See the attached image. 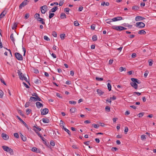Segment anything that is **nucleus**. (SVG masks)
Here are the masks:
<instances>
[{
  "instance_id": "37",
  "label": "nucleus",
  "mask_w": 156,
  "mask_h": 156,
  "mask_svg": "<svg viewBox=\"0 0 156 156\" xmlns=\"http://www.w3.org/2000/svg\"><path fill=\"white\" fill-rule=\"evenodd\" d=\"M146 135H142L141 136V139L142 140H144L146 139Z\"/></svg>"
},
{
  "instance_id": "46",
  "label": "nucleus",
  "mask_w": 156,
  "mask_h": 156,
  "mask_svg": "<svg viewBox=\"0 0 156 156\" xmlns=\"http://www.w3.org/2000/svg\"><path fill=\"white\" fill-rule=\"evenodd\" d=\"M144 115V112H140V113H139L138 115V116L140 118L141 117H142L143 115Z\"/></svg>"
},
{
  "instance_id": "14",
  "label": "nucleus",
  "mask_w": 156,
  "mask_h": 156,
  "mask_svg": "<svg viewBox=\"0 0 156 156\" xmlns=\"http://www.w3.org/2000/svg\"><path fill=\"white\" fill-rule=\"evenodd\" d=\"M114 22L119 21L122 19V17L120 16L117 17L113 18Z\"/></svg>"
},
{
  "instance_id": "48",
  "label": "nucleus",
  "mask_w": 156,
  "mask_h": 156,
  "mask_svg": "<svg viewBox=\"0 0 156 156\" xmlns=\"http://www.w3.org/2000/svg\"><path fill=\"white\" fill-rule=\"evenodd\" d=\"M52 35L55 37H56L57 36V33L56 32L53 31L52 32Z\"/></svg>"
},
{
  "instance_id": "2",
  "label": "nucleus",
  "mask_w": 156,
  "mask_h": 156,
  "mask_svg": "<svg viewBox=\"0 0 156 156\" xmlns=\"http://www.w3.org/2000/svg\"><path fill=\"white\" fill-rule=\"evenodd\" d=\"M15 57L19 60H23V57L21 55L20 53L16 52L15 53Z\"/></svg>"
},
{
  "instance_id": "1",
  "label": "nucleus",
  "mask_w": 156,
  "mask_h": 156,
  "mask_svg": "<svg viewBox=\"0 0 156 156\" xmlns=\"http://www.w3.org/2000/svg\"><path fill=\"white\" fill-rule=\"evenodd\" d=\"M2 148L4 151L7 152H9L11 155H12L13 154L14 152L13 150L9 147L6 146H3Z\"/></svg>"
},
{
  "instance_id": "40",
  "label": "nucleus",
  "mask_w": 156,
  "mask_h": 156,
  "mask_svg": "<svg viewBox=\"0 0 156 156\" xmlns=\"http://www.w3.org/2000/svg\"><path fill=\"white\" fill-rule=\"evenodd\" d=\"M96 79L98 81H102L103 80V79L102 78H99L98 77H96Z\"/></svg>"
},
{
  "instance_id": "26",
  "label": "nucleus",
  "mask_w": 156,
  "mask_h": 156,
  "mask_svg": "<svg viewBox=\"0 0 156 156\" xmlns=\"http://www.w3.org/2000/svg\"><path fill=\"white\" fill-rule=\"evenodd\" d=\"M17 73L18 74V75H19L20 79L21 78L22 79V73L20 71V70H18Z\"/></svg>"
},
{
  "instance_id": "15",
  "label": "nucleus",
  "mask_w": 156,
  "mask_h": 156,
  "mask_svg": "<svg viewBox=\"0 0 156 156\" xmlns=\"http://www.w3.org/2000/svg\"><path fill=\"white\" fill-rule=\"evenodd\" d=\"M44 20L41 18L37 19V21H39L40 23L43 25H45V23L44 22Z\"/></svg>"
},
{
  "instance_id": "44",
  "label": "nucleus",
  "mask_w": 156,
  "mask_h": 156,
  "mask_svg": "<svg viewBox=\"0 0 156 156\" xmlns=\"http://www.w3.org/2000/svg\"><path fill=\"white\" fill-rule=\"evenodd\" d=\"M3 95V92L2 90H0V98H2Z\"/></svg>"
},
{
  "instance_id": "53",
  "label": "nucleus",
  "mask_w": 156,
  "mask_h": 156,
  "mask_svg": "<svg viewBox=\"0 0 156 156\" xmlns=\"http://www.w3.org/2000/svg\"><path fill=\"white\" fill-rule=\"evenodd\" d=\"M95 28V25L93 24L91 26V29L92 30H94Z\"/></svg>"
},
{
  "instance_id": "10",
  "label": "nucleus",
  "mask_w": 156,
  "mask_h": 156,
  "mask_svg": "<svg viewBox=\"0 0 156 156\" xmlns=\"http://www.w3.org/2000/svg\"><path fill=\"white\" fill-rule=\"evenodd\" d=\"M130 84L135 89H136L137 88L138 85L135 82H131L130 83Z\"/></svg>"
},
{
  "instance_id": "28",
  "label": "nucleus",
  "mask_w": 156,
  "mask_h": 156,
  "mask_svg": "<svg viewBox=\"0 0 156 156\" xmlns=\"http://www.w3.org/2000/svg\"><path fill=\"white\" fill-rule=\"evenodd\" d=\"M30 101L31 100L32 101H36L37 99L36 97H30Z\"/></svg>"
},
{
  "instance_id": "56",
  "label": "nucleus",
  "mask_w": 156,
  "mask_h": 156,
  "mask_svg": "<svg viewBox=\"0 0 156 156\" xmlns=\"http://www.w3.org/2000/svg\"><path fill=\"white\" fill-rule=\"evenodd\" d=\"M118 150V148L116 147H112V151H115Z\"/></svg>"
},
{
  "instance_id": "34",
  "label": "nucleus",
  "mask_w": 156,
  "mask_h": 156,
  "mask_svg": "<svg viewBox=\"0 0 156 156\" xmlns=\"http://www.w3.org/2000/svg\"><path fill=\"white\" fill-rule=\"evenodd\" d=\"M41 81L38 79H37L34 81V83L36 84H37L41 83Z\"/></svg>"
},
{
  "instance_id": "3",
  "label": "nucleus",
  "mask_w": 156,
  "mask_h": 156,
  "mask_svg": "<svg viewBox=\"0 0 156 156\" xmlns=\"http://www.w3.org/2000/svg\"><path fill=\"white\" fill-rule=\"evenodd\" d=\"M29 2L27 0H24L19 5V8L20 9H21L23 7L27 5Z\"/></svg>"
},
{
  "instance_id": "12",
  "label": "nucleus",
  "mask_w": 156,
  "mask_h": 156,
  "mask_svg": "<svg viewBox=\"0 0 156 156\" xmlns=\"http://www.w3.org/2000/svg\"><path fill=\"white\" fill-rule=\"evenodd\" d=\"M16 117L20 120V121L22 123H23V124L25 125V126L27 127V128L28 129V126H27V124H26V123L24 122L20 118V117L19 116H16Z\"/></svg>"
},
{
  "instance_id": "19",
  "label": "nucleus",
  "mask_w": 156,
  "mask_h": 156,
  "mask_svg": "<svg viewBox=\"0 0 156 156\" xmlns=\"http://www.w3.org/2000/svg\"><path fill=\"white\" fill-rule=\"evenodd\" d=\"M6 12L5 11H4L1 13L0 15V20L1 19L3 18L5 16V15L6 14Z\"/></svg>"
},
{
  "instance_id": "6",
  "label": "nucleus",
  "mask_w": 156,
  "mask_h": 156,
  "mask_svg": "<svg viewBox=\"0 0 156 156\" xmlns=\"http://www.w3.org/2000/svg\"><path fill=\"white\" fill-rule=\"evenodd\" d=\"M42 109L41 110V115H44L48 114V110L47 108H45L44 109L42 110Z\"/></svg>"
},
{
  "instance_id": "42",
  "label": "nucleus",
  "mask_w": 156,
  "mask_h": 156,
  "mask_svg": "<svg viewBox=\"0 0 156 156\" xmlns=\"http://www.w3.org/2000/svg\"><path fill=\"white\" fill-rule=\"evenodd\" d=\"M69 103L70 104L75 105L76 104V101H69Z\"/></svg>"
},
{
  "instance_id": "57",
  "label": "nucleus",
  "mask_w": 156,
  "mask_h": 156,
  "mask_svg": "<svg viewBox=\"0 0 156 156\" xmlns=\"http://www.w3.org/2000/svg\"><path fill=\"white\" fill-rule=\"evenodd\" d=\"M59 125L60 127H62V126H64L63 122L62 121L60 120Z\"/></svg>"
},
{
  "instance_id": "54",
  "label": "nucleus",
  "mask_w": 156,
  "mask_h": 156,
  "mask_svg": "<svg viewBox=\"0 0 156 156\" xmlns=\"http://www.w3.org/2000/svg\"><path fill=\"white\" fill-rule=\"evenodd\" d=\"M37 150V148L35 147H32L31 149L32 151L33 152H36Z\"/></svg>"
},
{
  "instance_id": "58",
  "label": "nucleus",
  "mask_w": 156,
  "mask_h": 156,
  "mask_svg": "<svg viewBox=\"0 0 156 156\" xmlns=\"http://www.w3.org/2000/svg\"><path fill=\"white\" fill-rule=\"evenodd\" d=\"M36 98L37 100H36V101H42L41 99L38 97L37 95V96L36 97Z\"/></svg>"
},
{
  "instance_id": "17",
  "label": "nucleus",
  "mask_w": 156,
  "mask_h": 156,
  "mask_svg": "<svg viewBox=\"0 0 156 156\" xmlns=\"http://www.w3.org/2000/svg\"><path fill=\"white\" fill-rule=\"evenodd\" d=\"M97 91L98 94H99V95L100 96L103 95L104 93V92H103V91H102V90L100 89H97Z\"/></svg>"
},
{
  "instance_id": "18",
  "label": "nucleus",
  "mask_w": 156,
  "mask_h": 156,
  "mask_svg": "<svg viewBox=\"0 0 156 156\" xmlns=\"http://www.w3.org/2000/svg\"><path fill=\"white\" fill-rule=\"evenodd\" d=\"M42 121L44 123H48L50 122L49 119L46 118H43L42 119Z\"/></svg>"
},
{
  "instance_id": "29",
  "label": "nucleus",
  "mask_w": 156,
  "mask_h": 156,
  "mask_svg": "<svg viewBox=\"0 0 156 156\" xmlns=\"http://www.w3.org/2000/svg\"><path fill=\"white\" fill-rule=\"evenodd\" d=\"M70 9L68 8H65L64 9V11L67 14H69V12Z\"/></svg>"
},
{
  "instance_id": "16",
  "label": "nucleus",
  "mask_w": 156,
  "mask_h": 156,
  "mask_svg": "<svg viewBox=\"0 0 156 156\" xmlns=\"http://www.w3.org/2000/svg\"><path fill=\"white\" fill-rule=\"evenodd\" d=\"M106 22L107 23L111 24V23L112 22H114L113 18L112 19H108L106 20Z\"/></svg>"
},
{
  "instance_id": "61",
  "label": "nucleus",
  "mask_w": 156,
  "mask_h": 156,
  "mask_svg": "<svg viewBox=\"0 0 156 156\" xmlns=\"http://www.w3.org/2000/svg\"><path fill=\"white\" fill-rule=\"evenodd\" d=\"M23 80H25L28 83H29V80H28L27 78L25 76L23 79Z\"/></svg>"
},
{
  "instance_id": "31",
  "label": "nucleus",
  "mask_w": 156,
  "mask_h": 156,
  "mask_svg": "<svg viewBox=\"0 0 156 156\" xmlns=\"http://www.w3.org/2000/svg\"><path fill=\"white\" fill-rule=\"evenodd\" d=\"M92 39L93 41H96L97 40V37L96 35H94L93 36Z\"/></svg>"
},
{
  "instance_id": "32",
  "label": "nucleus",
  "mask_w": 156,
  "mask_h": 156,
  "mask_svg": "<svg viewBox=\"0 0 156 156\" xmlns=\"http://www.w3.org/2000/svg\"><path fill=\"white\" fill-rule=\"evenodd\" d=\"M105 109L106 111L109 112L110 111V107L108 106H106L105 108Z\"/></svg>"
},
{
  "instance_id": "33",
  "label": "nucleus",
  "mask_w": 156,
  "mask_h": 156,
  "mask_svg": "<svg viewBox=\"0 0 156 156\" xmlns=\"http://www.w3.org/2000/svg\"><path fill=\"white\" fill-rule=\"evenodd\" d=\"M148 62H149V66H151L153 64V61L151 59H150L148 60Z\"/></svg>"
},
{
  "instance_id": "63",
  "label": "nucleus",
  "mask_w": 156,
  "mask_h": 156,
  "mask_svg": "<svg viewBox=\"0 0 156 156\" xmlns=\"http://www.w3.org/2000/svg\"><path fill=\"white\" fill-rule=\"evenodd\" d=\"M131 56L132 58H135L136 56V54L135 53H133Z\"/></svg>"
},
{
  "instance_id": "60",
  "label": "nucleus",
  "mask_w": 156,
  "mask_h": 156,
  "mask_svg": "<svg viewBox=\"0 0 156 156\" xmlns=\"http://www.w3.org/2000/svg\"><path fill=\"white\" fill-rule=\"evenodd\" d=\"M148 73V71L147 70L146 71L145 73L144 74V76L145 77H146L147 76Z\"/></svg>"
},
{
  "instance_id": "51",
  "label": "nucleus",
  "mask_w": 156,
  "mask_h": 156,
  "mask_svg": "<svg viewBox=\"0 0 156 156\" xmlns=\"http://www.w3.org/2000/svg\"><path fill=\"white\" fill-rule=\"evenodd\" d=\"M50 145L51 146H54L55 145V143L54 141L51 140V141L50 143Z\"/></svg>"
},
{
  "instance_id": "52",
  "label": "nucleus",
  "mask_w": 156,
  "mask_h": 156,
  "mask_svg": "<svg viewBox=\"0 0 156 156\" xmlns=\"http://www.w3.org/2000/svg\"><path fill=\"white\" fill-rule=\"evenodd\" d=\"M128 128L127 127H125V130H124V131H125V133L126 134L128 132Z\"/></svg>"
},
{
  "instance_id": "50",
  "label": "nucleus",
  "mask_w": 156,
  "mask_h": 156,
  "mask_svg": "<svg viewBox=\"0 0 156 156\" xmlns=\"http://www.w3.org/2000/svg\"><path fill=\"white\" fill-rule=\"evenodd\" d=\"M14 136L17 138H19V136L17 133H15L14 134Z\"/></svg>"
},
{
  "instance_id": "62",
  "label": "nucleus",
  "mask_w": 156,
  "mask_h": 156,
  "mask_svg": "<svg viewBox=\"0 0 156 156\" xmlns=\"http://www.w3.org/2000/svg\"><path fill=\"white\" fill-rule=\"evenodd\" d=\"M83 9V7L81 6L79 7V9L78 10V11L80 12Z\"/></svg>"
},
{
  "instance_id": "41",
  "label": "nucleus",
  "mask_w": 156,
  "mask_h": 156,
  "mask_svg": "<svg viewBox=\"0 0 156 156\" xmlns=\"http://www.w3.org/2000/svg\"><path fill=\"white\" fill-rule=\"evenodd\" d=\"M92 126H93L95 128H98L99 127V125L98 124H93Z\"/></svg>"
},
{
  "instance_id": "7",
  "label": "nucleus",
  "mask_w": 156,
  "mask_h": 156,
  "mask_svg": "<svg viewBox=\"0 0 156 156\" xmlns=\"http://www.w3.org/2000/svg\"><path fill=\"white\" fill-rule=\"evenodd\" d=\"M112 27L113 29H115L117 30H122V26H112Z\"/></svg>"
},
{
  "instance_id": "30",
  "label": "nucleus",
  "mask_w": 156,
  "mask_h": 156,
  "mask_svg": "<svg viewBox=\"0 0 156 156\" xmlns=\"http://www.w3.org/2000/svg\"><path fill=\"white\" fill-rule=\"evenodd\" d=\"M132 9L133 10H136L139 9V7L137 6H134L132 7Z\"/></svg>"
},
{
  "instance_id": "21",
  "label": "nucleus",
  "mask_w": 156,
  "mask_h": 156,
  "mask_svg": "<svg viewBox=\"0 0 156 156\" xmlns=\"http://www.w3.org/2000/svg\"><path fill=\"white\" fill-rule=\"evenodd\" d=\"M138 33L140 34H145L146 32L144 30H140L138 31Z\"/></svg>"
},
{
  "instance_id": "23",
  "label": "nucleus",
  "mask_w": 156,
  "mask_h": 156,
  "mask_svg": "<svg viewBox=\"0 0 156 156\" xmlns=\"http://www.w3.org/2000/svg\"><path fill=\"white\" fill-rule=\"evenodd\" d=\"M60 18L62 19H64L66 18V15L64 13H62L60 15Z\"/></svg>"
},
{
  "instance_id": "47",
  "label": "nucleus",
  "mask_w": 156,
  "mask_h": 156,
  "mask_svg": "<svg viewBox=\"0 0 156 156\" xmlns=\"http://www.w3.org/2000/svg\"><path fill=\"white\" fill-rule=\"evenodd\" d=\"M44 39L47 41H48L50 40V39L47 36H44Z\"/></svg>"
},
{
  "instance_id": "24",
  "label": "nucleus",
  "mask_w": 156,
  "mask_h": 156,
  "mask_svg": "<svg viewBox=\"0 0 156 156\" xmlns=\"http://www.w3.org/2000/svg\"><path fill=\"white\" fill-rule=\"evenodd\" d=\"M34 17L35 19H37V20L41 18V17H40V15L38 13H36L34 15Z\"/></svg>"
},
{
  "instance_id": "35",
  "label": "nucleus",
  "mask_w": 156,
  "mask_h": 156,
  "mask_svg": "<svg viewBox=\"0 0 156 156\" xmlns=\"http://www.w3.org/2000/svg\"><path fill=\"white\" fill-rule=\"evenodd\" d=\"M31 112V110L30 109L27 108L26 110V112L27 114L28 115L30 114V112Z\"/></svg>"
},
{
  "instance_id": "38",
  "label": "nucleus",
  "mask_w": 156,
  "mask_h": 156,
  "mask_svg": "<svg viewBox=\"0 0 156 156\" xmlns=\"http://www.w3.org/2000/svg\"><path fill=\"white\" fill-rule=\"evenodd\" d=\"M55 15V14L54 13H49V18L51 19Z\"/></svg>"
},
{
  "instance_id": "4",
  "label": "nucleus",
  "mask_w": 156,
  "mask_h": 156,
  "mask_svg": "<svg viewBox=\"0 0 156 156\" xmlns=\"http://www.w3.org/2000/svg\"><path fill=\"white\" fill-rule=\"evenodd\" d=\"M48 6L46 5H44L40 7L41 12L42 14H44L47 11Z\"/></svg>"
},
{
  "instance_id": "13",
  "label": "nucleus",
  "mask_w": 156,
  "mask_h": 156,
  "mask_svg": "<svg viewBox=\"0 0 156 156\" xmlns=\"http://www.w3.org/2000/svg\"><path fill=\"white\" fill-rule=\"evenodd\" d=\"M131 80L132 82H135L136 83H137L138 84H140L141 83L137 79L131 78Z\"/></svg>"
},
{
  "instance_id": "36",
  "label": "nucleus",
  "mask_w": 156,
  "mask_h": 156,
  "mask_svg": "<svg viewBox=\"0 0 156 156\" xmlns=\"http://www.w3.org/2000/svg\"><path fill=\"white\" fill-rule=\"evenodd\" d=\"M107 86L108 90L109 91H110L111 90L112 87L111 84L109 83H108L107 84Z\"/></svg>"
},
{
  "instance_id": "49",
  "label": "nucleus",
  "mask_w": 156,
  "mask_h": 156,
  "mask_svg": "<svg viewBox=\"0 0 156 156\" xmlns=\"http://www.w3.org/2000/svg\"><path fill=\"white\" fill-rule=\"evenodd\" d=\"M40 138L43 141V143L44 144H46V141H45V138L44 137H43V136H41Z\"/></svg>"
},
{
  "instance_id": "20",
  "label": "nucleus",
  "mask_w": 156,
  "mask_h": 156,
  "mask_svg": "<svg viewBox=\"0 0 156 156\" xmlns=\"http://www.w3.org/2000/svg\"><path fill=\"white\" fill-rule=\"evenodd\" d=\"M58 7L56 6H55L54 7L51 9V11L49 12V13L51 12H55L57 9Z\"/></svg>"
},
{
  "instance_id": "22",
  "label": "nucleus",
  "mask_w": 156,
  "mask_h": 156,
  "mask_svg": "<svg viewBox=\"0 0 156 156\" xmlns=\"http://www.w3.org/2000/svg\"><path fill=\"white\" fill-rule=\"evenodd\" d=\"M10 39L11 40V41L13 42V43L15 44V40L14 39V35L13 34H12L11 35L10 37Z\"/></svg>"
},
{
  "instance_id": "39",
  "label": "nucleus",
  "mask_w": 156,
  "mask_h": 156,
  "mask_svg": "<svg viewBox=\"0 0 156 156\" xmlns=\"http://www.w3.org/2000/svg\"><path fill=\"white\" fill-rule=\"evenodd\" d=\"M66 37L64 34H61L60 35V37L62 40H63Z\"/></svg>"
},
{
  "instance_id": "59",
  "label": "nucleus",
  "mask_w": 156,
  "mask_h": 156,
  "mask_svg": "<svg viewBox=\"0 0 156 156\" xmlns=\"http://www.w3.org/2000/svg\"><path fill=\"white\" fill-rule=\"evenodd\" d=\"M29 16H30L29 14L28 13H26L25 14V17L26 19H27L29 17Z\"/></svg>"
},
{
  "instance_id": "55",
  "label": "nucleus",
  "mask_w": 156,
  "mask_h": 156,
  "mask_svg": "<svg viewBox=\"0 0 156 156\" xmlns=\"http://www.w3.org/2000/svg\"><path fill=\"white\" fill-rule=\"evenodd\" d=\"M17 24H16V23H15L13 25V26L12 27V29L13 30L15 29L17 27Z\"/></svg>"
},
{
  "instance_id": "11",
  "label": "nucleus",
  "mask_w": 156,
  "mask_h": 156,
  "mask_svg": "<svg viewBox=\"0 0 156 156\" xmlns=\"http://www.w3.org/2000/svg\"><path fill=\"white\" fill-rule=\"evenodd\" d=\"M36 107L38 108H39L42 107H43V104H41V103L39 102H37L36 103Z\"/></svg>"
},
{
  "instance_id": "9",
  "label": "nucleus",
  "mask_w": 156,
  "mask_h": 156,
  "mask_svg": "<svg viewBox=\"0 0 156 156\" xmlns=\"http://www.w3.org/2000/svg\"><path fill=\"white\" fill-rule=\"evenodd\" d=\"M145 18L140 16H136L135 19V20L136 21L142 20L145 19Z\"/></svg>"
},
{
  "instance_id": "43",
  "label": "nucleus",
  "mask_w": 156,
  "mask_h": 156,
  "mask_svg": "<svg viewBox=\"0 0 156 156\" xmlns=\"http://www.w3.org/2000/svg\"><path fill=\"white\" fill-rule=\"evenodd\" d=\"M64 130L65 131H66V132L68 133L69 134V136H71L70 132L69 129L66 128V129H65Z\"/></svg>"
},
{
  "instance_id": "27",
  "label": "nucleus",
  "mask_w": 156,
  "mask_h": 156,
  "mask_svg": "<svg viewBox=\"0 0 156 156\" xmlns=\"http://www.w3.org/2000/svg\"><path fill=\"white\" fill-rule=\"evenodd\" d=\"M76 110V108H73L70 109V112L72 113H74Z\"/></svg>"
},
{
  "instance_id": "45",
  "label": "nucleus",
  "mask_w": 156,
  "mask_h": 156,
  "mask_svg": "<svg viewBox=\"0 0 156 156\" xmlns=\"http://www.w3.org/2000/svg\"><path fill=\"white\" fill-rule=\"evenodd\" d=\"M74 24L75 26H78L79 25L78 22L77 21H74Z\"/></svg>"
},
{
  "instance_id": "8",
  "label": "nucleus",
  "mask_w": 156,
  "mask_h": 156,
  "mask_svg": "<svg viewBox=\"0 0 156 156\" xmlns=\"http://www.w3.org/2000/svg\"><path fill=\"white\" fill-rule=\"evenodd\" d=\"M1 136L2 138L5 140H7L9 138V136L4 133L2 134Z\"/></svg>"
},
{
  "instance_id": "5",
  "label": "nucleus",
  "mask_w": 156,
  "mask_h": 156,
  "mask_svg": "<svg viewBox=\"0 0 156 156\" xmlns=\"http://www.w3.org/2000/svg\"><path fill=\"white\" fill-rule=\"evenodd\" d=\"M136 27H138L140 28H143L144 27L145 24L144 23L140 22L136 23Z\"/></svg>"
},
{
  "instance_id": "25",
  "label": "nucleus",
  "mask_w": 156,
  "mask_h": 156,
  "mask_svg": "<svg viewBox=\"0 0 156 156\" xmlns=\"http://www.w3.org/2000/svg\"><path fill=\"white\" fill-rule=\"evenodd\" d=\"M20 137H21L22 139L24 141H25L27 140V138L26 137L23 136L21 133L20 135Z\"/></svg>"
},
{
  "instance_id": "64",
  "label": "nucleus",
  "mask_w": 156,
  "mask_h": 156,
  "mask_svg": "<svg viewBox=\"0 0 156 156\" xmlns=\"http://www.w3.org/2000/svg\"><path fill=\"white\" fill-rule=\"evenodd\" d=\"M54 5H58V2H54V3H52L50 5L51 6H53Z\"/></svg>"
}]
</instances>
